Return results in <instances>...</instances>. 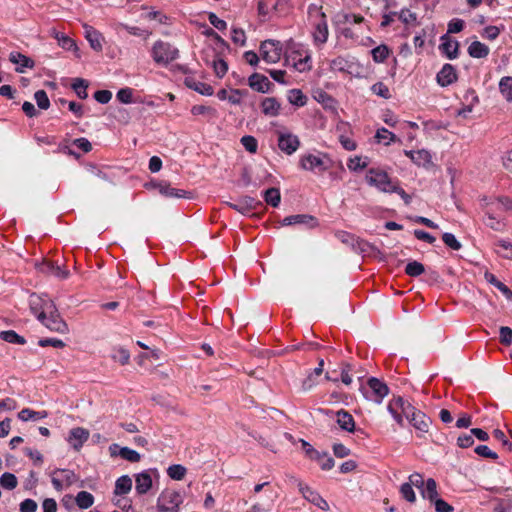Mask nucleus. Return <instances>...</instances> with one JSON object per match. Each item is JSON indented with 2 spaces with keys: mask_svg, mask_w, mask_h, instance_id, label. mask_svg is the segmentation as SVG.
<instances>
[{
  "mask_svg": "<svg viewBox=\"0 0 512 512\" xmlns=\"http://www.w3.org/2000/svg\"><path fill=\"white\" fill-rule=\"evenodd\" d=\"M396 404L400 406L409 425L415 429L416 436L423 438L432 424L431 418L401 396L396 397Z\"/></svg>",
  "mask_w": 512,
  "mask_h": 512,
  "instance_id": "obj_1",
  "label": "nucleus"
},
{
  "mask_svg": "<svg viewBox=\"0 0 512 512\" xmlns=\"http://www.w3.org/2000/svg\"><path fill=\"white\" fill-rule=\"evenodd\" d=\"M363 397L376 404H381L383 399L389 394V387L387 384L377 377H369L367 379V387L361 385L359 388Z\"/></svg>",
  "mask_w": 512,
  "mask_h": 512,
  "instance_id": "obj_2",
  "label": "nucleus"
},
{
  "mask_svg": "<svg viewBox=\"0 0 512 512\" xmlns=\"http://www.w3.org/2000/svg\"><path fill=\"white\" fill-rule=\"evenodd\" d=\"M151 56L157 64L167 65L179 57V50L168 42L158 40L153 44Z\"/></svg>",
  "mask_w": 512,
  "mask_h": 512,
  "instance_id": "obj_3",
  "label": "nucleus"
},
{
  "mask_svg": "<svg viewBox=\"0 0 512 512\" xmlns=\"http://www.w3.org/2000/svg\"><path fill=\"white\" fill-rule=\"evenodd\" d=\"M365 180L369 186L376 187L383 193H391V191H389L390 186L395 185L388 173L379 168H369Z\"/></svg>",
  "mask_w": 512,
  "mask_h": 512,
  "instance_id": "obj_4",
  "label": "nucleus"
},
{
  "mask_svg": "<svg viewBox=\"0 0 512 512\" xmlns=\"http://www.w3.org/2000/svg\"><path fill=\"white\" fill-rule=\"evenodd\" d=\"M37 319L50 331L60 334H66L69 332L68 324L61 317L58 309H54L52 315H46L45 311H40L37 314Z\"/></svg>",
  "mask_w": 512,
  "mask_h": 512,
  "instance_id": "obj_5",
  "label": "nucleus"
},
{
  "mask_svg": "<svg viewBox=\"0 0 512 512\" xmlns=\"http://www.w3.org/2000/svg\"><path fill=\"white\" fill-rule=\"evenodd\" d=\"M283 45L278 40L268 39L260 44V54L262 59L269 63H277L281 59Z\"/></svg>",
  "mask_w": 512,
  "mask_h": 512,
  "instance_id": "obj_6",
  "label": "nucleus"
},
{
  "mask_svg": "<svg viewBox=\"0 0 512 512\" xmlns=\"http://www.w3.org/2000/svg\"><path fill=\"white\" fill-rule=\"evenodd\" d=\"M330 166L331 160L326 154L323 155V158L313 154H307L302 156L300 159V167L308 171L315 172L317 170L321 173L328 170Z\"/></svg>",
  "mask_w": 512,
  "mask_h": 512,
  "instance_id": "obj_7",
  "label": "nucleus"
},
{
  "mask_svg": "<svg viewBox=\"0 0 512 512\" xmlns=\"http://www.w3.org/2000/svg\"><path fill=\"white\" fill-rule=\"evenodd\" d=\"M298 488L307 501L322 510L326 511L329 509L327 501L317 491L313 490L311 487L303 484L302 482H299Z\"/></svg>",
  "mask_w": 512,
  "mask_h": 512,
  "instance_id": "obj_8",
  "label": "nucleus"
},
{
  "mask_svg": "<svg viewBox=\"0 0 512 512\" xmlns=\"http://www.w3.org/2000/svg\"><path fill=\"white\" fill-rule=\"evenodd\" d=\"M300 146V140L298 136L292 133H279L278 135V147L287 155H292Z\"/></svg>",
  "mask_w": 512,
  "mask_h": 512,
  "instance_id": "obj_9",
  "label": "nucleus"
},
{
  "mask_svg": "<svg viewBox=\"0 0 512 512\" xmlns=\"http://www.w3.org/2000/svg\"><path fill=\"white\" fill-rule=\"evenodd\" d=\"M439 50L449 60L456 59L459 55L460 44L458 41L453 40L448 34H444L440 38Z\"/></svg>",
  "mask_w": 512,
  "mask_h": 512,
  "instance_id": "obj_10",
  "label": "nucleus"
},
{
  "mask_svg": "<svg viewBox=\"0 0 512 512\" xmlns=\"http://www.w3.org/2000/svg\"><path fill=\"white\" fill-rule=\"evenodd\" d=\"M458 79L456 68L449 63H445L436 75V81L441 87H447Z\"/></svg>",
  "mask_w": 512,
  "mask_h": 512,
  "instance_id": "obj_11",
  "label": "nucleus"
},
{
  "mask_svg": "<svg viewBox=\"0 0 512 512\" xmlns=\"http://www.w3.org/2000/svg\"><path fill=\"white\" fill-rule=\"evenodd\" d=\"M88 438L89 431L87 429L82 427H75L69 431L66 440L74 450L79 451L83 444L88 440Z\"/></svg>",
  "mask_w": 512,
  "mask_h": 512,
  "instance_id": "obj_12",
  "label": "nucleus"
},
{
  "mask_svg": "<svg viewBox=\"0 0 512 512\" xmlns=\"http://www.w3.org/2000/svg\"><path fill=\"white\" fill-rule=\"evenodd\" d=\"M248 85L259 93H268L274 87L273 83L265 75L257 72L248 78Z\"/></svg>",
  "mask_w": 512,
  "mask_h": 512,
  "instance_id": "obj_13",
  "label": "nucleus"
},
{
  "mask_svg": "<svg viewBox=\"0 0 512 512\" xmlns=\"http://www.w3.org/2000/svg\"><path fill=\"white\" fill-rule=\"evenodd\" d=\"M159 193L168 198H190L191 192L183 189L173 188L168 181L161 180L155 183Z\"/></svg>",
  "mask_w": 512,
  "mask_h": 512,
  "instance_id": "obj_14",
  "label": "nucleus"
},
{
  "mask_svg": "<svg viewBox=\"0 0 512 512\" xmlns=\"http://www.w3.org/2000/svg\"><path fill=\"white\" fill-rule=\"evenodd\" d=\"M282 226H291V225H306L308 227H316L318 226V220L316 217L309 214H295L285 217L281 221Z\"/></svg>",
  "mask_w": 512,
  "mask_h": 512,
  "instance_id": "obj_15",
  "label": "nucleus"
},
{
  "mask_svg": "<svg viewBox=\"0 0 512 512\" xmlns=\"http://www.w3.org/2000/svg\"><path fill=\"white\" fill-rule=\"evenodd\" d=\"M38 269L41 273L47 275H54L60 279H66L69 276V271L59 266L57 263L45 260L39 264Z\"/></svg>",
  "mask_w": 512,
  "mask_h": 512,
  "instance_id": "obj_16",
  "label": "nucleus"
},
{
  "mask_svg": "<svg viewBox=\"0 0 512 512\" xmlns=\"http://www.w3.org/2000/svg\"><path fill=\"white\" fill-rule=\"evenodd\" d=\"M83 28H84V32H85V38L89 42L90 47L96 52H101L103 49L102 34L88 24H85L83 26Z\"/></svg>",
  "mask_w": 512,
  "mask_h": 512,
  "instance_id": "obj_17",
  "label": "nucleus"
},
{
  "mask_svg": "<svg viewBox=\"0 0 512 512\" xmlns=\"http://www.w3.org/2000/svg\"><path fill=\"white\" fill-rule=\"evenodd\" d=\"M135 490L138 495H144L152 488V477L149 470H144L135 475Z\"/></svg>",
  "mask_w": 512,
  "mask_h": 512,
  "instance_id": "obj_18",
  "label": "nucleus"
},
{
  "mask_svg": "<svg viewBox=\"0 0 512 512\" xmlns=\"http://www.w3.org/2000/svg\"><path fill=\"white\" fill-rule=\"evenodd\" d=\"M184 84L189 89L204 96H212L214 93V89L210 84L197 81L194 77H186L184 79Z\"/></svg>",
  "mask_w": 512,
  "mask_h": 512,
  "instance_id": "obj_19",
  "label": "nucleus"
},
{
  "mask_svg": "<svg viewBox=\"0 0 512 512\" xmlns=\"http://www.w3.org/2000/svg\"><path fill=\"white\" fill-rule=\"evenodd\" d=\"M9 60L13 64L18 65L15 68V71L17 73H24V68L32 69L35 66V62L33 59L20 52H11L9 55Z\"/></svg>",
  "mask_w": 512,
  "mask_h": 512,
  "instance_id": "obj_20",
  "label": "nucleus"
},
{
  "mask_svg": "<svg viewBox=\"0 0 512 512\" xmlns=\"http://www.w3.org/2000/svg\"><path fill=\"white\" fill-rule=\"evenodd\" d=\"M335 415L337 417V424L342 430L349 433L355 432V421L353 416L348 411L340 409L335 413Z\"/></svg>",
  "mask_w": 512,
  "mask_h": 512,
  "instance_id": "obj_21",
  "label": "nucleus"
},
{
  "mask_svg": "<svg viewBox=\"0 0 512 512\" xmlns=\"http://www.w3.org/2000/svg\"><path fill=\"white\" fill-rule=\"evenodd\" d=\"M281 104L275 97L264 98L261 102V111L265 116L276 117L280 114Z\"/></svg>",
  "mask_w": 512,
  "mask_h": 512,
  "instance_id": "obj_22",
  "label": "nucleus"
},
{
  "mask_svg": "<svg viewBox=\"0 0 512 512\" xmlns=\"http://www.w3.org/2000/svg\"><path fill=\"white\" fill-rule=\"evenodd\" d=\"M314 99L322 104L325 110H329L331 112H336L337 110V101L334 97L328 94L324 90H318L314 95Z\"/></svg>",
  "mask_w": 512,
  "mask_h": 512,
  "instance_id": "obj_23",
  "label": "nucleus"
},
{
  "mask_svg": "<svg viewBox=\"0 0 512 512\" xmlns=\"http://www.w3.org/2000/svg\"><path fill=\"white\" fill-rule=\"evenodd\" d=\"M484 279L489 284L495 286L506 297L507 300L512 301V290L503 282L498 280L493 273L486 271L484 274Z\"/></svg>",
  "mask_w": 512,
  "mask_h": 512,
  "instance_id": "obj_24",
  "label": "nucleus"
},
{
  "mask_svg": "<svg viewBox=\"0 0 512 512\" xmlns=\"http://www.w3.org/2000/svg\"><path fill=\"white\" fill-rule=\"evenodd\" d=\"M328 35L329 32L326 18L319 19V21L315 24V30L313 32V38L315 43H326Z\"/></svg>",
  "mask_w": 512,
  "mask_h": 512,
  "instance_id": "obj_25",
  "label": "nucleus"
},
{
  "mask_svg": "<svg viewBox=\"0 0 512 512\" xmlns=\"http://www.w3.org/2000/svg\"><path fill=\"white\" fill-rule=\"evenodd\" d=\"M467 52L470 57L481 59L489 55L490 49L486 44L476 40L469 45Z\"/></svg>",
  "mask_w": 512,
  "mask_h": 512,
  "instance_id": "obj_26",
  "label": "nucleus"
},
{
  "mask_svg": "<svg viewBox=\"0 0 512 512\" xmlns=\"http://www.w3.org/2000/svg\"><path fill=\"white\" fill-rule=\"evenodd\" d=\"M132 489V479L129 475H122L120 476L116 482L114 487V495H126L128 494Z\"/></svg>",
  "mask_w": 512,
  "mask_h": 512,
  "instance_id": "obj_27",
  "label": "nucleus"
},
{
  "mask_svg": "<svg viewBox=\"0 0 512 512\" xmlns=\"http://www.w3.org/2000/svg\"><path fill=\"white\" fill-rule=\"evenodd\" d=\"M420 493L422 497L428 499L430 503L435 501L439 497L436 481L433 478H428Z\"/></svg>",
  "mask_w": 512,
  "mask_h": 512,
  "instance_id": "obj_28",
  "label": "nucleus"
},
{
  "mask_svg": "<svg viewBox=\"0 0 512 512\" xmlns=\"http://www.w3.org/2000/svg\"><path fill=\"white\" fill-rule=\"evenodd\" d=\"M375 139L378 143H383L385 146L390 145L392 142H402L400 138L384 127L377 129Z\"/></svg>",
  "mask_w": 512,
  "mask_h": 512,
  "instance_id": "obj_29",
  "label": "nucleus"
},
{
  "mask_svg": "<svg viewBox=\"0 0 512 512\" xmlns=\"http://www.w3.org/2000/svg\"><path fill=\"white\" fill-rule=\"evenodd\" d=\"M364 21V17L352 13L339 12L334 17V23L336 26L344 25L346 23L360 24Z\"/></svg>",
  "mask_w": 512,
  "mask_h": 512,
  "instance_id": "obj_30",
  "label": "nucleus"
},
{
  "mask_svg": "<svg viewBox=\"0 0 512 512\" xmlns=\"http://www.w3.org/2000/svg\"><path fill=\"white\" fill-rule=\"evenodd\" d=\"M309 459L312 461H316L319 464L320 468L324 471L331 470L335 464L334 459L326 451H324V452L318 451L317 457L314 455H311V457Z\"/></svg>",
  "mask_w": 512,
  "mask_h": 512,
  "instance_id": "obj_31",
  "label": "nucleus"
},
{
  "mask_svg": "<svg viewBox=\"0 0 512 512\" xmlns=\"http://www.w3.org/2000/svg\"><path fill=\"white\" fill-rule=\"evenodd\" d=\"M169 503L171 505H181L183 499L178 491L164 490L157 499V503Z\"/></svg>",
  "mask_w": 512,
  "mask_h": 512,
  "instance_id": "obj_32",
  "label": "nucleus"
},
{
  "mask_svg": "<svg viewBox=\"0 0 512 512\" xmlns=\"http://www.w3.org/2000/svg\"><path fill=\"white\" fill-rule=\"evenodd\" d=\"M287 99L290 104L296 107H303L307 104L308 98L300 89H290L287 94Z\"/></svg>",
  "mask_w": 512,
  "mask_h": 512,
  "instance_id": "obj_33",
  "label": "nucleus"
},
{
  "mask_svg": "<svg viewBox=\"0 0 512 512\" xmlns=\"http://www.w3.org/2000/svg\"><path fill=\"white\" fill-rule=\"evenodd\" d=\"M412 162L424 168H430L433 165L432 156L429 151L425 149L417 150L415 156L412 157Z\"/></svg>",
  "mask_w": 512,
  "mask_h": 512,
  "instance_id": "obj_34",
  "label": "nucleus"
},
{
  "mask_svg": "<svg viewBox=\"0 0 512 512\" xmlns=\"http://www.w3.org/2000/svg\"><path fill=\"white\" fill-rule=\"evenodd\" d=\"M262 195H263L264 201L268 205H271L274 208L279 206V204L281 202V194H280V190L278 188H276V187L268 188L263 192Z\"/></svg>",
  "mask_w": 512,
  "mask_h": 512,
  "instance_id": "obj_35",
  "label": "nucleus"
},
{
  "mask_svg": "<svg viewBox=\"0 0 512 512\" xmlns=\"http://www.w3.org/2000/svg\"><path fill=\"white\" fill-rule=\"evenodd\" d=\"M48 416V412L45 410L42 411H34L29 408H24L18 413V418L21 421H28V420H37V419H43Z\"/></svg>",
  "mask_w": 512,
  "mask_h": 512,
  "instance_id": "obj_36",
  "label": "nucleus"
},
{
  "mask_svg": "<svg viewBox=\"0 0 512 512\" xmlns=\"http://www.w3.org/2000/svg\"><path fill=\"white\" fill-rule=\"evenodd\" d=\"M207 65L213 67L214 73L218 78H223L228 71V64L221 58H214L212 62H209L207 58H203Z\"/></svg>",
  "mask_w": 512,
  "mask_h": 512,
  "instance_id": "obj_37",
  "label": "nucleus"
},
{
  "mask_svg": "<svg viewBox=\"0 0 512 512\" xmlns=\"http://www.w3.org/2000/svg\"><path fill=\"white\" fill-rule=\"evenodd\" d=\"M88 86L89 82L83 78H75L71 85L72 89L74 90L78 98H80L81 100H85L88 98Z\"/></svg>",
  "mask_w": 512,
  "mask_h": 512,
  "instance_id": "obj_38",
  "label": "nucleus"
},
{
  "mask_svg": "<svg viewBox=\"0 0 512 512\" xmlns=\"http://www.w3.org/2000/svg\"><path fill=\"white\" fill-rule=\"evenodd\" d=\"M54 37L57 39L59 46H61L63 49L75 52L79 50L76 42L66 34L62 32H56Z\"/></svg>",
  "mask_w": 512,
  "mask_h": 512,
  "instance_id": "obj_39",
  "label": "nucleus"
},
{
  "mask_svg": "<svg viewBox=\"0 0 512 512\" xmlns=\"http://www.w3.org/2000/svg\"><path fill=\"white\" fill-rule=\"evenodd\" d=\"M388 412L392 415L393 419L397 422L400 427H405L404 415L400 410V406L396 404V397H394L387 406Z\"/></svg>",
  "mask_w": 512,
  "mask_h": 512,
  "instance_id": "obj_40",
  "label": "nucleus"
},
{
  "mask_svg": "<svg viewBox=\"0 0 512 512\" xmlns=\"http://www.w3.org/2000/svg\"><path fill=\"white\" fill-rule=\"evenodd\" d=\"M0 339L11 344L24 345L26 343V339L14 330L1 331Z\"/></svg>",
  "mask_w": 512,
  "mask_h": 512,
  "instance_id": "obj_41",
  "label": "nucleus"
},
{
  "mask_svg": "<svg viewBox=\"0 0 512 512\" xmlns=\"http://www.w3.org/2000/svg\"><path fill=\"white\" fill-rule=\"evenodd\" d=\"M390 49L386 44H380L371 50L373 61L383 63L390 54Z\"/></svg>",
  "mask_w": 512,
  "mask_h": 512,
  "instance_id": "obj_42",
  "label": "nucleus"
},
{
  "mask_svg": "<svg viewBox=\"0 0 512 512\" xmlns=\"http://www.w3.org/2000/svg\"><path fill=\"white\" fill-rule=\"evenodd\" d=\"M75 501L80 509H88L94 503V496L87 491H80L77 493Z\"/></svg>",
  "mask_w": 512,
  "mask_h": 512,
  "instance_id": "obj_43",
  "label": "nucleus"
},
{
  "mask_svg": "<svg viewBox=\"0 0 512 512\" xmlns=\"http://www.w3.org/2000/svg\"><path fill=\"white\" fill-rule=\"evenodd\" d=\"M352 65L353 64L351 62L342 56H339L330 62L331 69L339 72L351 73L350 69L352 68Z\"/></svg>",
  "mask_w": 512,
  "mask_h": 512,
  "instance_id": "obj_44",
  "label": "nucleus"
},
{
  "mask_svg": "<svg viewBox=\"0 0 512 512\" xmlns=\"http://www.w3.org/2000/svg\"><path fill=\"white\" fill-rule=\"evenodd\" d=\"M47 298H42L38 296L37 294L33 293L29 297V306L32 311V313L37 317V314L40 311L44 310V304H46Z\"/></svg>",
  "mask_w": 512,
  "mask_h": 512,
  "instance_id": "obj_45",
  "label": "nucleus"
},
{
  "mask_svg": "<svg viewBox=\"0 0 512 512\" xmlns=\"http://www.w3.org/2000/svg\"><path fill=\"white\" fill-rule=\"evenodd\" d=\"M499 90L507 101H512V77H502L499 82Z\"/></svg>",
  "mask_w": 512,
  "mask_h": 512,
  "instance_id": "obj_46",
  "label": "nucleus"
},
{
  "mask_svg": "<svg viewBox=\"0 0 512 512\" xmlns=\"http://www.w3.org/2000/svg\"><path fill=\"white\" fill-rule=\"evenodd\" d=\"M425 272V266L416 260L410 261L405 267V273L410 277H418Z\"/></svg>",
  "mask_w": 512,
  "mask_h": 512,
  "instance_id": "obj_47",
  "label": "nucleus"
},
{
  "mask_svg": "<svg viewBox=\"0 0 512 512\" xmlns=\"http://www.w3.org/2000/svg\"><path fill=\"white\" fill-rule=\"evenodd\" d=\"M118 454L122 459L131 463H137L141 459V455L136 450L126 446L119 448Z\"/></svg>",
  "mask_w": 512,
  "mask_h": 512,
  "instance_id": "obj_48",
  "label": "nucleus"
},
{
  "mask_svg": "<svg viewBox=\"0 0 512 512\" xmlns=\"http://www.w3.org/2000/svg\"><path fill=\"white\" fill-rule=\"evenodd\" d=\"M0 485L7 490H13L18 485L17 477L10 472H5L0 477Z\"/></svg>",
  "mask_w": 512,
  "mask_h": 512,
  "instance_id": "obj_49",
  "label": "nucleus"
},
{
  "mask_svg": "<svg viewBox=\"0 0 512 512\" xmlns=\"http://www.w3.org/2000/svg\"><path fill=\"white\" fill-rule=\"evenodd\" d=\"M187 469L181 464L170 465L167 469L168 476L173 480H182L185 477Z\"/></svg>",
  "mask_w": 512,
  "mask_h": 512,
  "instance_id": "obj_50",
  "label": "nucleus"
},
{
  "mask_svg": "<svg viewBox=\"0 0 512 512\" xmlns=\"http://www.w3.org/2000/svg\"><path fill=\"white\" fill-rule=\"evenodd\" d=\"M241 144L249 153H256L258 150V141L252 135H245L240 139Z\"/></svg>",
  "mask_w": 512,
  "mask_h": 512,
  "instance_id": "obj_51",
  "label": "nucleus"
},
{
  "mask_svg": "<svg viewBox=\"0 0 512 512\" xmlns=\"http://www.w3.org/2000/svg\"><path fill=\"white\" fill-rule=\"evenodd\" d=\"M34 99L39 109L47 110L50 107V100L47 96L46 91L38 90L34 93Z\"/></svg>",
  "mask_w": 512,
  "mask_h": 512,
  "instance_id": "obj_52",
  "label": "nucleus"
},
{
  "mask_svg": "<svg viewBox=\"0 0 512 512\" xmlns=\"http://www.w3.org/2000/svg\"><path fill=\"white\" fill-rule=\"evenodd\" d=\"M442 240L445 243V245L451 248L452 250L458 251L462 248V244L460 243V241L457 240L453 233H443Z\"/></svg>",
  "mask_w": 512,
  "mask_h": 512,
  "instance_id": "obj_53",
  "label": "nucleus"
},
{
  "mask_svg": "<svg viewBox=\"0 0 512 512\" xmlns=\"http://www.w3.org/2000/svg\"><path fill=\"white\" fill-rule=\"evenodd\" d=\"M371 91L384 99L391 98V94L387 85L383 82H376L371 86Z\"/></svg>",
  "mask_w": 512,
  "mask_h": 512,
  "instance_id": "obj_54",
  "label": "nucleus"
},
{
  "mask_svg": "<svg viewBox=\"0 0 512 512\" xmlns=\"http://www.w3.org/2000/svg\"><path fill=\"white\" fill-rule=\"evenodd\" d=\"M400 494L407 502L414 503L416 501V495L410 483L406 482L400 486Z\"/></svg>",
  "mask_w": 512,
  "mask_h": 512,
  "instance_id": "obj_55",
  "label": "nucleus"
},
{
  "mask_svg": "<svg viewBox=\"0 0 512 512\" xmlns=\"http://www.w3.org/2000/svg\"><path fill=\"white\" fill-rule=\"evenodd\" d=\"M495 245L501 247L504 250V252L497 251V253L501 257H503L505 259L512 260V243L511 242L500 239L496 242Z\"/></svg>",
  "mask_w": 512,
  "mask_h": 512,
  "instance_id": "obj_56",
  "label": "nucleus"
},
{
  "mask_svg": "<svg viewBox=\"0 0 512 512\" xmlns=\"http://www.w3.org/2000/svg\"><path fill=\"white\" fill-rule=\"evenodd\" d=\"M116 98L123 104H129L133 101V89L129 87L121 88L116 94Z\"/></svg>",
  "mask_w": 512,
  "mask_h": 512,
  "instance_id": "obj_57",
  "label": "nucleus"
},
{
  "mask_svg": "<svg viewBox=\"0 0 512 512\" xmlns=\"http://www.w3.org/2000/svg\"><path fill=\"white\" fill-rule=\"evenodd\" d=\"M465 22L460 18H453L448 23L447 34H456L464 29Z\"/></svg>",
  "mask_w": 512,
  "mask_h": 512,
  "instance_id": "obj_58",
  "label": "nucleus"
},
{
  "mask_svg": "<svg viewBox=\"0 0 512 512\" xmlns=\"http://www.w3.org/2000/svg\"><path fill=\"white\" fill-rule=\"evenodd\" d=\"M474 452L483 458H490V459H497L498 454L494 451H492L487 445H478Z\"/></svg>",
  "mask_w": 512,
  "mask_h": 512,
  "instance_id": "obj_59",
  "label": "nucleus"
},
{
  "mask_svg": "<svg viewBox=\"0 0 512 512\" xmlns=\"http://www.w3.org/2000/svg\"><path fill=\"white\" fill-rule=\"evenodd\" d=\"M231 40L233 43L244 46L246 44L245 32L241 28H232Z\"/></svg>",
  "mask_w": 512,
  "mask_h": 512,
  "instance_id": "obj_60",
  "label": "nucleus"
},
{
  "mask_svg": "<svg viewBox=\"0 0 512 512\" xmlns=\"http://www.w3.org/2000/svg\"><path fill=\"white\" fill-rule=\"evenodd\" d=\"M208 20L210 24L219 31H224L227 28V23L220 19L214 12L208 13Z\"/></svg>",
  "mask_w": 512,
  "mask_h": 512,
  "instance_id": "obj_61",
  "label": "nucleus"
},
{
  "mask_svg": "<svg viewBox=\"0 0 512 512\" xmlns=\"http://www.w3.org/2000/svg\"><path fill=\"white\" fill-rule=\"evenodd\" d=\"M93 98L100 104H107L112 98V92L106 89L97 90Z\"/></svg>",
  "mask_w": 512,
  "mask_h": 512,
  "instance_id": "obj_62",
  "label": "nucleus"
},
{
  "mask_svg": "<svg viewBox=\"0 0 512 512\" xmlns=\"http://www.w3.org/2000/svg\"><path fill=\"white\" fill-rule=\"evenodd\" d=\"M500 342L505 345L509 346L512 344V329L508 326H502L500 328Z\"/></svg>",
  "mask_w": 512,
  "mask_h": 512,
  "instance_id": "obj_63",
  "label": "nucleus"
},
{
  "mask_svg": "<svg viewBox=\"0 0 512 512\" xmlns=\"http://www.w3.org/2000/svg\"><path fill=\"white\" fill-rule=\"evenodd\" d=\"M435 506L436 512H453L454 508L449 503H447L442 498H437L435 501L432 502Z\"/></svg>",
  "mask_w": 512,
  "mask_h": 512,
  "instance_id": "obj_64",
  "label": "nucleus"
}]
</instances>
